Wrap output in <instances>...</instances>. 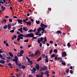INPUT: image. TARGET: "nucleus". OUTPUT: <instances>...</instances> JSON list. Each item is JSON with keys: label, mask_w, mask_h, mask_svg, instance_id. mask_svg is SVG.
Returning <instances> with one entry per match:
<instances>
[{"label": "nucleus", "mask_w": 77, "mask_h": 77, "mask_svg": "<svg viewBox=\"0 0 77 77\" xmlns=\"http://www.w3.org/2000/svg\"><path fill=\"white\" fill-rule=\"evenodd\" d=\"M33 56H34L33 54H30L29 55V57H33Z\"/></svg>", "instance_id": "nucleus-33"}, {"label": "nucleus", "mask_w": 77, "mask_h": 77, "mask_svg": "<svg viewBox=\"0 0 77 77\" xmlns=\"http://www.w3.org/2000/svg\"><path fill=\"white\" fill-rule=\"evenodd\" d=\"M70 74H72L73 73V71H72V70H70Z\"/></svg>", "instance_id": "nucleus-40"}, {"label": "nucleus", "mask_w": 77, "mask_h": 77, "mask_svg": "<svg viewBox=\"0 0 77 77\" xmlns=\"http://www.w3.org/2000/svg\"><path fill=\"white\" fill-rule=\"evenodd\" d=\"M9 22H12V19H9Z\"/></svg>", "instance_id": "nucleus-49"}, {"label": "nucleus", "mask_w": 77, "mask_h": 77, "mask_svg": "<svg viewBox=\"0 0 77 77\" xmlns=\"http://www.w3.org/2000/svg\"><path fill=\"white\" fill-rule=\"evenodd\" d=\"M23 56V55L20 53H19L17 54V56H18L19 57H20V56Z\"/></svg>", "instance_id": "nucleus-26"}, {"label": "nucleus", "mask_w": 77, "mask_h": 77, "mask_svg": "<svg viewBox=\"0 0 77 77\" xmlns=\"http://www.w3.org/2000/svg\"><path fill=\"white\" fill-rule=\"evenodd\" d=\"M41 42L42 43V44H45V42L44 41H42Z\"/></svg>", "instance_id": "nucleus-51"}, {"label": "nucleus", "mask_w": 77, "mask_h": 77, "mask_svg": "<svg viewBox=\"0 0 77 77\" xmlns=\"http://www.w3.org/2000/svg\"><path fill=\"white\" fill-rule=\"evenodd\" d=\"M52 52H53V49H51L49 51V53L50 54H51V53H52Z\"/></svg>", "instance_id": "nucleus-39"}, {"label": "nucleus", "mask_w": 77, "mask_h": 77, "mask_svg": "<svg viewBox=\"0 0 77 77\" xmlns=\"http://www.w3.org/2000/svg\"><path fill=\"white\" fill-rule=\"evenodd\" d=\"M41 69L42 71H45V70L47 69V67L44 66L43 68H42Z\"/></svg>", "instance_id": "nucleus-12"}, {"label": "nucleus", "mask_w": 77, "mask_h": 77, "mask_svg": "<svg viewBox=\"0 0 77 77\" xmlns=\"http://www.w3.org/2000/svg\"><path fill=\"white\" fill-rule=\"evenodd\" d=\"M40 29H41L42 30V32H45V29L44 28V27H42L41 28H40Z\"/></svg>", "instance_id": "nucleus-24"}, {"label": "nucleus", "mask_w": 77, "mask_h": 77, "mask_svg": "<svg viewBox=\"0 0 77 77\" xmlns=\"http://www.w3.org/2000/svg\"><path fill=\"white\" fill-rule=\"evenodd\" d=\"M32 38H33L31 39L32 41H33V40H34L35 39H37V37H32Z\"/></svg>", "instance_id": "nucleus-31"}, {"label": "nucleus", "mask_w": 77, "mask_h": 77, "mask_svg": "<svg viewBox=\"0 0 77 77\" xmlns=\"http://www.w3.org/2000/svg\"><path fill=\"white\" fill-rule=\"evenodd\" d=\"M23 30H25V31H26H26H27V30H28V28H27L26 27H23Z\"/></svg>", "instance_id": "nucleus-17"}, {"label": "nucleus", "mask_w": 77, "mask_h": 77, "mask_svg": "<svg viewBox=\"0 0 77 77\" xmlns=\"http://www.w3.org/2000/svg\"><path fill=\"white\" fill-rule=\"evenodd\" d=\"M8 66H12V64H11V63H10L8 64Z\"/></svg>", "instance_id": "nucleus-50"}, {"label": "nucleus", "mask_w": 77, "mask_h": 77, "mask_svg": "<svg viewBox=\"0 0 77 77\" xmlns=\"http://www.w3.org/2000/svg\"><path fill=\"white\" fill-rule=\"evenodd\" d=\"M8 29H10L11 28V25L10 24H8L7 26Z\"/></svg>", "instance_id": "nucleus-16"}, {"label": "nucleus", "mask_w": 77, "mask_h": 77, "mask_svg": "<svg viewBox=\"0 0 77 77\" xmlns=\"http://www.w3.org/2000/svg\"><path fill=\"white\" fill-rule=\"evenodd\" d=\"M18 58L17 57V56H15L14 57V59H13L12 60L13 61H18Z\"/></svg>", "instance_id": "nucleus-5"}, {"label": "nucleus", "mask_w": 77, "mask_h": 77, "mask_svg": "<svg viewBox=\"0 0 77 77\" xmlns=\"http://www.w3.org/2000/svg\"><path fill=\"white\" fill-rule=\"evenodd\" d=\"M33 30L32 29H29L28 31V33H32V32H33Z\"/></svg>", "instance_id": "nucleus-25"}, {"label": "nucleus", "mask_w": 77, "mask_h": 77, "mask_svg": "<svg viewBox=\"0 0 77 77\" xmlns=\"http://www.w3.org/2000/svg\"><path fill=\"white\" fill-rule=\"evenodd\" d=\"M26 24H27V25H31V22L30 21H29L28 22H26Z\"/></svg>", "instance_id": "nucleus-20"}, {"label": "nucleus", "mask_w": 77, "mask_h": 77, "mask_svg": "<svg viewBox=\"0 0 77 77\" xmlns=\"http://www.w3.org/2000/svg\"><path fill=\"white\" fill-rule=\"evenodd\" d=\"M42 60V58L40 57L38 59L37 61L38 62H39V61H40V60Z\"/></svg>", "instance_id": "nucleus-23"}, {"label": "nucleus", "mask_w": 77, "mask_h": 77, "mask_svg": "<svg viewBox=\"0 0 77 77\" xmlns=\"http://www.w3.org/2000/svg\"><path fill=\"white\" fill-rule=\"evenodd\" d=\"M23 23H27V22L26 21V20H25V19L23 20Z\"/></svg>", "instance_id": "nucleus-56"}, {"label": "nucleus", "mask_w": 77, "mask_h": 77, "mask_svg": "<svg viewBox=\"0 0 77 77\" xmlns=\"http://www.w3.org/2000/svg\"><path fill=\"white\" fill-rule=\"evenodd\" d=\"M50 43V44H53V41H50L49 42Z\"/></svg>", "instance_id": "nucleus-55"}, {"label": "nucleus", "mask_w": 77, "mask_h": 77, "mask_svg": "<svg viewBox=\"0 0 77 77\" xmlns=\"http://www.w3.org/2000/svg\"><path fill=\"white\" fill-rule=\"evenodd\" d=\"M5 9V7H4L3 9L0 10L1 11H0V12H2V11H4Z\"/></svg>", "instance_id": "nucleus-36"}, {"label": "nucleus", "mask_w": 77, "mask_h": 77, "mask_svg": "<svg viewBox=\"0 0 77 77\" xmlns=\"http://www.w3.org/2000/svg\"><path fill=\"white\" fill-rule=\"evenodd\" d=\"M40 26V27H47V25H44V24L42 23H41Z\"/></svg>", "instance_id": "nucleus-7"}, {"label": "nucleus", "mask_w": 77, "mask_h": 77, "mask_svg": "<svg viewBox=\"0 0 77 77\" xmlns=\"http://www.w3.org/2000/svg\"><path fill=\"white\" fill-rule=\"evenodd\" d=\"M8 27V26L7 25H5L4 26H3V28L4 29H6Z\"/></svg>", "instance_id": "nucleus-28"}, {"label": "nucleus", "mask_w": 77, "mask_h": 77, "mask_svg": "<svg viewBox=\"0 0 77 77\" xmlns=\"http://www.w3.org/2000/svg\"><path fill=\"white\" fill-rule=\"evenodd\" d=\"M32 47V45H28V48H30V47Z\"/></svg>", "instance_id": "nucleus-58"}, {"label": "nucleus", "mask_w": 77, "mask_h": 77, "mask_svg": "<svg viewBox=\"0 0 77 77\" xmlns=\"http://www.w3.org/2000/svg\"><path fill=\"white\" fill-rule=\"evenodd\" d=\"M29 39H27L26 40L24 41V42H29Z\"/></svg>", "instance_id": "nucleus-32"}, {"label": "nucleus", "mask_w": 77, "mask_h": 77, "mask_svg": "<svg viewBox=\"0 0 77 77\" xmlns=\"http://www.w3.org/2000/svg\"><path fill=\"white\" fill-rule=\"evenodd\" d=\"M44 41L45 42H47V38H46V37H45Z\"/></svg>", "instance_id": "nucleus-57"}, {"label": "nucleus", "mask_w": 77, "mask_h": 77, "mask_svg": "<svg viewBox=\"0 0 77 77\" xmlns=\"http://www.w3.org/2000/svg\"><path fill=\"white\" fill-rule=\"evenodd\" d=\"M44 38H43L42 37H41L40 40H37L38 44H40V43H41V41H43V40H44Z\"/></svg>", "instance_id": "nucleus-4"}, {"label": "nucleus", "mask_w": 77, "mask_h": 77, "mask_svg": "<svg viewBox=\"0 0 77 77\" xmlns=\"http://www.w3.org/2000/svg\"><path fill=\"white\" fill-rule=\"evenodd\" d=\"M3 57V55H2L1 54H0V58H2Z\"/></svg>", "instance_id": "nucleus-61"}, {"label": "nucleus", "mask_w": 77, "mask_h": 77, "mask_svg": "<svg viewBox=\"0 0 77 77\" xmlns=\"http://www.w3.org/2000/svg\"><path fill=\"white\" fill-rule=\"evenodd\" d=\"M61 54L63 57H66V53L65 52H62Z\"/></svg>", "instance_id": "nucleus-8"}, {"label": "nucleus", "mask_w": 77, "mask_h": 77, "mask_svg": "<svg viewBox=\"0 0 77 77\" xmlns=\"http://www.w3.org/2000/svg\"><path fill=\"white\" fill-rule=\"evenodd\" d=\"M36 77H40V75H36Z\"/></svg>", "instance_id": "nucleus-64"}, {"label": "nucleus", "mask_w": 77, "mask_h": 77, "mask_svg": "<svg viewBox=\"0 0 77 77\" xmlns=\"http://www.w3.org/2000/svg\"><path fill=\"white\" fill-rule=\"evenodd\" d=\"M57 33V34H62V33L61 32V31L60 30H58L57 31V32H56Z\"/></svg>", "instance_id": "nucleus-22"}, {"label": "nucleus", "mask_w": 77, "mask_h": 77, "mask_svg": "<svg viewBox=\"0 0 77 77\" xmlns=\"http://www.w3.org/2000/svg\"><path fill=\"white\" fill-rule=\"evenodd\" d=\"M0 63L2 64H5V61L3 60H0Z\"/></svg>", "instance_id": "nucleus-14"}, {"label": "nucleus", "mask_w": 77, "mask_h": 77, "mask_svg": "<svg viewBox=\"0 0 77 77\" xmlns=\"http://www.w3.org/2000/svg\"><path fill=\"white\" fill-rule=\"evenodd\" d=\"M25 68H26V66L24 65H23L22 66V69H25Z\"/></svg>", "instance_id": "nucleus-34"}, {"label": "nucleus", "mask_w": 77, "mask_h": 77, "mask_svg": "<svg viewBox=\"0 0 77 77\" xmlns=\"http://www.w3.org/2000/svg\"><path fill=\"white\" fill-rule=\"evenodd\" d=\"M18 38H20V39H23V37H20L19 35H18Z\"/></svg>", "instance_id": "nucleus-42"}, {"label": "nucleus", "mask_w": 77, "mask_h": 77, "mask_svg": "<svg viewBox=\"0 0 77 77\" xmlns=\"http://www.w3.org/2000/svg\"><path fill=\"white\" fill-rule=\"evenodd\" d=\"M57 56H56L55 57L54 60H57Z\"/></svg>", "instance_id": "nucleus-46"}, {"label": "nucleus", "mask_w": 77, "mask_h": 77, "mask_svg": "<svg viewBox=\"0 0 77 77\" xmlns=\"http://www.w3.org/2000/svg\"><path fill=\"white\" fill-rule=\"evenodd\" d=\"M18 36H20V37H25V38H26V35H23L22 34H19V35H18Z\"/></svg>", "instance_id": "nucleus-9"}, {"label": "nucleus", "mask_w": 77, "mask_h": 77, "mask_svg": "<svg viewBox=\"0 0 77 77\" xmlns=\"http://www.w3.org/2000/svg\"><path fill=\"white\" fill-rule=\"evenodd\" d=\"M42 56H43V58H45V54H43L42 55Z\"/></svg>", "instance_id": "nucleus-45"}, {"label": "nucleus", "mask_w": 77, "mask_h": 77, "mask_svg": "<svg viewBox=\"0 0 77 77\" xmlns=\"http://www.w3.org/2000/svg\"><path fill=\"white\" fill-rule=\"evenodd\" d=\"M36 35H38V32H36L35 33Z\"/></svg>", "instance_id": "nucleus-62"}, {"label": "nucleus", "mask_w": 77, "mask_h": 77, "mask_svg": "<svg viewBox=\"0 0 77 77\" xmlns=\"http://www.w3.org/2000/svg\"><path fill=\"white\" fill-rule=\"evenodd\" d=\"M36 28H35L34 30H33V31L34 32H36Z\"/></svg>", "instance_id": "nucleus-53"}, {"label": "nucleus", "mask_w": 77, "mask_h": 77, "mask_svg": "<svg viewBox=\"0 0 77 77\" xmlns=\"http://www.w3.org/2000/svg\"><path fill=\"white\" fill-rule=\"evenodd\" d=\"M54 52H55L56 53H57V51L56 49H54L53 51Z\"/></svg>", "instance_id": "nucleus-37"}, {"label": "nucleus", "mask_w": 77, "mask_h": 77, "mask_svg": "<svg viewBox=\"0 0 77 77\" xmlns=\"http://www.w3.org/2000/svg\"><path fill=\"white\" fill-rule=\"evenodd\" d=\"M55 56H56V55H55V54H53L51 55V57L53 58L54 57H55Z\"/></svg>", "instance_id": "nucleus-29"}, {"label": "nucleus", "mask_w": 77, "mask_h": 77, "mask_svg": "<svg viewBox=\"0 0 77 77\" xmlns=\"http://www.w3.org/2000/svg\"><path fill=\"white\" fill-rule=\"evenodd\" d=\"M20 38H18L17 39V40L18 41H20Z\"/></svg>", "instance_id": "nucleus-54"}, {"label": "nucleus", "mask_w": 77, "mask_h": 77, "mask_svg": "<svg viewBox=\"0 0 77 77\" xmlns=\"http://www.w3.org/2000/svg\"><path fill=\"white\" fill-rule=\"evenodd\" d=\"M61 64H62V65H63L64 66H65L66 65V63H65V61H62V62L61 63Z\"/></svg>", "instance_id": "nucleus-19"}, {"label": "nucleus", "mask_w": 77, "mask_h": 77, "mask_svg": "<svg viewBox=\"0 0 77 77\" xmlns=\"http://www.w3.org/2000/svg\"><path fill=\"white\" fill-rule=\"evenodd\" d=\"M12 59V57L10 56H8L7 57L6 62H7V63H9L10 61V60H11Z\"/></svg>", "instance_id": "nucleus-2"}, {"label": "nucleus", "mask_w": 77, "mask_h": 77, "mask_svg": "<svg viewBox=\"0 0 77 77\" xmlns=\"http://www.w3.org/2000/svg\"><path fill=\"white\" fill-rule=\"evenodd\" d=\"M20 29H21L20 32L21 33H23V28L22 27L20 28Z\"/></svg>", "instance_id": "nucleus-43"}, {"label": "nucleus", "mask_w": 77, "mask_h": 77, "mask_svg": "<svg viewBox=\"0 0 77 77\" xmlns=\"http://www.w3.org/2000/svg\"><path fill=\"white\" fill-rule=\"evenodd\" d=\"M26 58L28 61V63H30L31 64V62L30 61V60L28 57H26Z\"/></svg>", "instance_id": "nucleus-13"}, {"label": "nucleus", "mask_w": 77, "mask_h": 77, "mask_svg": "<svg viewBox=\"0 0 77 77\" xmlns=\"http://www.w3.org/2000/svg\"><path fill=\"white\" fill-rule=\"evenodd\" d=\"M33 69H32L31 71L32 72V74H35V71H36V68H35V67H33Z\"/></svg>", "instance_id": "nucleus-3"}, {"label": "nucleus", "mask_w": 77, "mask_h": 77, "mask_svg": "<svg viewBox=\"0 0 77 77\" xmlns=\"http://www.w3.org/2000/svg\"><path fill=\"white\" fill-rule=\"evenodd\" d=\"M39 65L38 64H37L35 66V68H36L37 70H39Z\"/></svg>", "instance_id": "nucleus-10"}, {"label": "nucleus", "mask_w": 77, "mask_h": 77, "mask_svg": "<svg viewBox=\"0 0 77 77\" xmlns=\"http://www.w3.org/2000/svg\"><path fill=\"white\" fill-rule=\"evenodd\" d=\"M18 66H19V68H20V69H21L22 67V66H21V64L20 63H19L18 64Z\"/></svg>", "instance_id": "nucleus-21"}, {"label": "nucleus", "mask_w": 77, "mask_h": 77, "mask_svg": "<svg viewBox=\"0 0 77 77\" xmlns=\"http://www.w3.org/2000/svg\"><path fill=\"white\" fill-rule=\"evenodd\" d=\"M66 73H68L69 72V69H68L67 70H66Z\"/></svg>", "instance_id": "nucleus-48"}, {"label": "nucleus", "mask_w": 77, "mask_h": 77, "mask_svg": "<svg viewBox=\"0 0 77 77\" xmlns=\"http://www.w3.org/2000/svg\"><path fill=\"white\" fill-rule=\"evenodd\" d=\"M14 31H15V30H14V29H13L12 30H10V32H11V33H14Z\"/></svg>", "instance_id": "nucleus-38"}, {"label": "nucleus", "mask_w": 77, "mask_h": 77, "mask_svg": "<svg viewBox=\"0 0 77 77\" xmlns=\"http://www.w3.org/2000/svg\"><path fill=\"white\" fill-rule=\"evenodd\" d=\"M67 46L68 47H70L71 46V44H70V43H68L67 44Z\"/></svg>", "instance_id": "nucleus-44"}, {"label": "nucleus", "mask_w": 77, "mask_h": 77, "mask_svg": "<svg viewBox=\"0 0 77 77\" xmlns=\"http://www.w3.org/2000/svg\"><path fill=\"white\" fill-rule=\"evenodd\" d=\"M58 60H62V58L61 57L60 58L59 57H58Z\"/></svg>", "instance_id": "nucleus-52"}, {"label": "nucleus", "mask_w": 77, "mask_h": 77, "mask_svg": "<svg viewBox=\"0 0 77 77\" xmlns=\"http://www.w3.org/2000/svg\"><path fill=\"white\" fill-rule=\"evenodd\" d=\"M9 54L10 56H11V57H13V56H14V55H13V54H12V53L10 52H9Z\"/></svg>", "instance_id": "nucleus-18"}, {"label": "nucleus", "mask_w": 77, "mask_h": 77, "mask_svg": "<svg viewBox=\"0 0 77 77\" xmlns=\"http://www.w3.org/2000/svg\"><path fill=\"white\" fill-rule=\"evenodd\" d=\"M6 46H7V47H9V44H8V43H7L6 44Z\"/></svg>", "instance_id": "nucleus-59"}, {"label": "nucleus", "mask_w": 77, "mask_h": 77, "mask_svg": "<svg viewBox=\"0 0 77 77\" xmlns=\"http://www.w3.org/2000/svg\"><path fill=\"white\" fill-rule=\"evenodd\" d=\"M14 62H15L16 65H17V66H18V64H17V63H18V61H14Z\"/></svg>", "instance_id": "nucleus-47"}, {"label": "nucleus", "mask_w": 77, "mask_h": 77, "mask_svg": "<svg viewBox=\"0 0 77 77\" xmlns=\"http://www.w3.org/2000/svg\"><path fill=\"white\" fill-rule=\"evenodd\" d=\"M40 53V51H39V50H37L35 52V54H34V55L36 56V54H38V53Z\"/></svg>", "instance_id": "nucleus-15"}, {"label": "nucleus", "mask_w": 77, "mask_h": 77, "mask_svg": "<svg viewBox=\"0 0 77 77\" xmlns=\"http://www.w3.org/2000/svg\"><path fill=\"white\" fill-rule=\"evenodd\" d=\"M16 75L17 77H20V75H21V73H19L17 74Z\"/></svg>", "instance_id": "nucleus-41"}, {"label": "nucleus", "mask_w": 77, "mask_h": 77, "mask_svg": "<svg viewBox=\"0 0 77 77\" xmlns=\"http://www.w3.org/2000/svg\"><path fill=\"white\" fill-rule=\"evenodd\" d=\"M40 45H39V46L40 47H42V43H40Z\"/></svg>", "instance_id": "nucleus-63"}, {"label": "nucleus", "mask_w": 77, "mask_h": 77, "mask_svg": "<svg viewBox=\"0 0 77 77\" xmlns=\"http://www.w3.org/2000/svg\"><path fill=\"white\" fill-rule=\"evenodd\" d=\"M45 60L46 63H48V56L46 55Z\"/></svg>", "instance_id": "nucleus-11"}, {"label": "nucleus", "mask_w": 77, "mask_h": 77, "mask_svg": "<svg viewBox=\"0 0 77 77\" xmlns=\"http://www.w3.org/2000/svg\"><path fill=\"white\" fill-rule=\"evenodd\" d=\"M35 21L36 22V23H37V24H39L40 23V21H39L36 20Z\"/></svg>", "instance_id": "nucleus-35"}, {"label": "nucleus", "mask_w": 77, "mask_h": 77, "mask_svg": "<svg viewBox=\"0 0 77 77\" xmlns=\"http://www.w3.org/2000/svg\"><path fill=\"white\" fill-rule=\"evenodd\" d=\"M26 38H33L34 34L33 33H30L26 34Z\"/></svg>", "instance_id": "nucleus-1"}, {"label": "nucleus", "mask_w": 77, "mask_h": 77, "mask_svg": "<svg viewBox=\"0 0 77 77\" xmlns=\"http://www.w3.org/2000/svg\"><path fill=\"white\" fill-rule=\"evenodd\" d=\"M17 21L19 24H23V23H22V22H23V20H22V19H17Z\"/></svg>", "instance_id": "nucleus-6"}, {"label": "nucleus", "mask_w": 77, "mask_h": 77, "mask_svg": "<svg viewBox=\"0 0 77 77\" xmlns=\"http://www.w3.org/2000/svg\"><path fill=\"white\" fill-rule=\"evenodd\" d=\"M49 73V71H46L45 72H44L45 75V74H48Z\"/></svg>", "instance_id": "nucleus-30"}, {"label": "nucleus", "mask_w": 77, "mask_h": 77, "mask_svg": "<svg viewBox=\"0 0 77 77\" xmlns=\"http://www.w3.org/2000/svg\"><path fill=\"white\" fill-rule=\"evenodd\" d=\"M20 54H23L24 53V51L23 50H21L20 51Z\"/></svg>", "instance_id": "nucleus-27"}, {"label": "nucleus", "mask_w": 77, "mask_h": 77, "mask_svg": "<svg viewBox=\"0 0 77 77\" xmlns=\"http://www.w3.org/2000/svg\"><path fill=\"white\" fill-rule=\"evenodd\" d=\"M3 21L5 23H6V19H3Z\"/></svg>", "instance_id": "nucleus-60"}]
</instances>
